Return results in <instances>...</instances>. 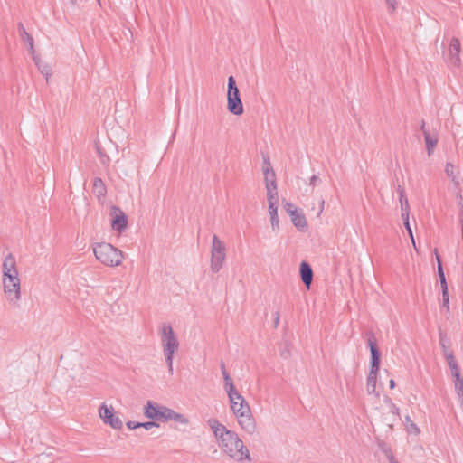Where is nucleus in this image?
Here are the masks:
<instances>
[{
	"label": "nucleus",
	"instance_id": "37",
	"mask_svg": "<svg viewBox=\"0 0 463 463\" xmlns=\"http://www.w3.org/2000/svg\"><path fill=\"white\" fill-rule=\"evenodd\" d=\"M442 293V307L449 311V288H441Z\"/></svg>",
	"mask_w": 463,
	"mask_h": 463
},
{
	"label": "nucleus",
	"instance_id": "38",
	"mask_svg": "<svg viewBox=\"0 0 463 463\" xmlns=\"http://www.w3.org/2000/svg\"><path fill=\"white\" fill-rule=\"evenodd\" d=\"M454 385H455V390H456L458 396L462 395L463 394V377L455 379Z\"/></svg>",
	"mask_w": 463,
	"mask_h": 463
},
{
	"label": "nucleus",
	"instance_id": "5",
	"mask_svg": "<svg viewBox=\"0 0 463 463\" xmlns=\"http://www.w3.org/2000/svg\"><path fill=\"white\" fill-rule=\"evenodd\" d=\"M227 109L235 116H241L244 112L243 104L241 99L240 90L237 87L235 78H228L227 86Z\"/></svg>",
	"mask_w": 463,
	"mask_h": 463
},
{
	"label": "nucleus",
	"instance_id": "51",
	"mask_svg": "<svg viewBox=\"0 0 463 463\" xmlns=\"http://www.w3.org/2000/svg\"><path fill=\"white\" fill-rule=\"evenodd\" d=\"M420 130L422 131L423 135H425V133H429L430 132V130H428L426 128V125H425V121L424 120L421 121Z\"/></svg>",
	"mask_w": 463,
	"mask_h": 463
},
{
	"label": "nucleus",
	"instance_id": "16",
	"mask_svg": "<svg viewBox=\"0 0 463 463\" xmlns=\"http://www.w3.org/2000/svg\"><path fill=\"white\" fill-rule=\"evenodd\" d=\"M92 192L99 202H102L106 198L107 187L100 177H95L93 179Z\"/></svg>",
	"mask_w": 463,
	"mask_h": 463
},
{
	"label": "nucleus",
	"instance_id": "31",
	"mask_svg": "<svg viewBox=\"0 0 463 463\" xmlns=\"http://www.w3.org/2000/svg\"><path fill=\"white\" fill-rule=\"evenodd\" d=\"M439 335L440 347L443 351V354H446V351H450L449 347V341L448 339L447 334L439 329Z\"/></svg>",
	"mask_w": 463,
	"mask_h": 463
},
{
	"label": "nucleus",
	"instance_id": "46",
	"mask_svg": "<svg viewBox=\"0 0 463 463\" xmlns=\"http://www.w3.org/2000/svg\"><path fill=\"white\" fill-rule=\"evenodd\" d=\"M280 356L284 359H288L290 357V351L288 349V345H286V346L280 350Z\"/></svg>",
	"mask_w": 463,
	"mask_h": 463
},
{
	"label": "nucleus",
	"instance_id": "49",
	"mask_svg": "<svg viewBox=\"0 0 463 463\" xmlns=\"http://www.w3.org/2000/svg\"><path fill=\"white\" fill-rule=\"evenodd\" d=\"M434 253L437 260V267H439V263H442V261L437 249H435Z\"/></svg>",
	"mask_w": 463,
	"mask_h": 463
},
{
	"label": "nucleus",
	"instance_id": "8",
	"mask_svg": "<svg viewBox=\"0 0 463 463\" xmlns=\"http://www.w3.org/2000/svg\"><path fill=\"white\" fill-rule=\"evenodd\" d=\"M460 43L457 37H453L450 40V43L448 49V52L445 55V61L450 68H458L461 65L460 53Z\"/></svg>",
	"mask_w": 463,
	"mask_h": 463
},
{
	"label": "nucleus",
	"instance_id": "42",
	"mask_svg": "<svg viewBox=\"0 0 463 463\" xmlns=\"http://www.w3.org/2000/svg\"><path fill=\"white\" fill-rule=\"evenodd\" d=\"M144 428L146 430H151L154 427H159V424L156 423L155 420L146 421V422H140V428Z\"/></svg>",
	"mask_w": 463,
	"mask_h": 463
},
{
	"label": "nucleus",
	"instance_id": "25",
	"mask_svg": "<svg viewBox=\"0 0 463 463\" xmlns=\"http://www.w3.org/2000/svg\"><path fill=\"white\" fill-rule=\"evenodd\" d=\"M269 212L270 215V222L272 229L279 228V217H278V203H271L269 204Z\"/></svg>",
	"mask_w": 463,
	"mask_h": 463
},
{
	"label": "nucleus",
	"instance_id": "10",
	"mask_svg": "<svg viewBox=\"0 0 463 463\" xmlns=\"http://www.w3.org/2000/svg\"><path fill=\"white\" fill-rule=\"evenodd\" d=\"M230 402L236 417L251 412L250 405L240 392L237 395H233L232 399H230Z\"/></svg>",
	"mask_w": 463,
	"mask_h": 463
},
{
	"label": "nucleus",
	"instance_id": "3",
	"mask_svg": "<svg viewBox=\"0 0 463 463\" xmlns=\"http://www.w3.org/2000/svg\"><path fill=\"white\" fill-rule=\"evenodd\" d=\"M160 338L165 362L167 364L169 373L172 374L174 354L178 349L179 342L170 324H162L160 328Z\"/></svg>",
	"mask_w": 463,
	"mask_h": 463
},
{
	"label": "nucleus",
	"instance_id": "41",
	"mask_svg": "<svg viewBox=\"0 0 463 463\" xmlns=\"http://www.w3.org/2000/svg\"><path fill=\"white\" fill-rule=\"evenodd\" d=\"M386 402L390 403V411L394 415L399 417L400 416V409L392 402V399L387 397Z\"/></svg>",
	"mask_w": 463,
	"mask_h": 463
},
{
	"label": "nucleus",
	"instance_id": "14",
	"mask_svg": "<svg viewBox=\"0 0 463 463\" xmlns=\"http://www.w3.org/2000/svg\"><path fill=\"white\" fill-rule=\"evenodd\" d=\"M263 158V175L265 179V184L273 185L277 184L276 183V174L271 166L269 157L267 155L262 156Z\"/></svg>",
	"mask_w": 463,
	"mask_h": 463
},
{
	"label": "nucleus",
	"instance_id": "19",
	"mask_svg": "<svg viewBox=\"0 0 463 463\" xmlns=\"http://www.w3.org/2000/svg\"><path fill=\"white\" fill-rule=\"evenodd\" d=\"M17 27H18V32H19L21 39L28 44L29 52L32 55H33L35 51H34V45H33V39L32 35L26 32V30L22 23H19Z\"/></svg>",
	"mask_w": 463,
	"mask_h": 463
},
{
	"label": "nucleus",
	"instance_id": "47",
	"mask_svg": "<svg viewBox=\"0 0 463 463\" xmlns=\"http://www.w3.org/2000/svg\"><path fill=\"white\" fill-rule=\"evenodd\" d=\"M126 425L129 430H135V429L140 428V422H138V421L129 420L127 422Z\"/></svg>",
	"mask_w": 463,
	"mask_h": 463
},
{
	"label": "nucleus",
	"instance_id": "2",
	"mask_svg": "<svg viewBox=\"0 0 463 463\" xmlns=\"http://www.w3.org/2000/svg\"><path fill=\"white\" fill-rule=\"evenodd\" d=\"M222 451L237 462L250 460V454L243 441L239 438L235 431H232L226 438L219 443Z\"/></svg>",
	"mask_w": 463,
	"mask_h": 463
},
{
	"label": "nucleus",
	"instance_id": "22",
	"mask_svg": "<svg viewBox=\"0 0 463 463\" xmlns=\"http://www.w3.org/2000/svg\"><path fill=\"white\" fill-rule=\"evenodd\" d=\"M222 376H223V380H224V383H225V390L227 392L228 397H229V399H232L233 395H237V393H239V392L235 388L232 379L231 378L228 372H224V374H222Z\"/></svg>",
	"mask_w": 463,
	"mask_h": 463
},
{
	"label": "nucleus",
	"instance_id": "12",
	"mask_svg": "<svg viewBox=\"0 0 463 463\" xmlns=\"http://www.w3.org/2000/svg\"><path fill=\"white\" fill-rule=\"evenodd\" d=\"M209 427L212 429L215 438L218 440V444L221 443L229 433L232 430H228L223 424L218 420L211 418L207 420Z\"/></svg>",
	"mask_w": 463,
	"mask_h": 463
},
{
	"label": "nucleus",
	"instance_id": "23",
	"mask_svg": "<svg viewBox=\"0 0 463 463\" xmlns=\"http://www.w3.org/2000/svg\"><path fill=\"white\" fill-rule=\"evenodd\" d=\"M33 61H34L35 65L37 66L38 70L41 71L43 75L45 76L46 80H48L49 77L51 76V68L43 63L40 57L35 55V52L33 55H32Z\"/></svg>",
	"mask_w": 463,
	"mask_h": 463
},
{
	"label": "nucleus",
	"instance_id": "45",
	"mask_svg": "<svg viewBox=\"0 0 463 463\" xmlns=\"http://www.w3.org/2000/svg\"><path fill=\"white\" fill-rule=\"evenodd\" d=\"M321 184V179L317 175H312L309 180V185L315 187Z\"/></svg>",
	"mask_w": 463,
	"mask_h": 463
},
{
	"label": "nucleus",
	"instance_id": "44",
	"mask_svg": "<svg viewBox=\"0 0 463 463\" xmlns=\"http://www.w3.org/2000/svg\"><path fill=\"white\" fill-rule=\"evenodd\" d=\"M388 6V11L393 13L396 10L397 3L395 0H385Z\"/></svg>",
	"mask_w": 463,
	"mask_h": 463
},
{
	"label": "nucleus",
	"instance_id": "33",
	"mask_svg": "<svg viewBox=\"0 0 463 463\" xmlns=\"http://www.w3.org/2000/svg\"><path fill=\"white\" fill-rule=\"evenodd\" d=\"M445 172L447 174V175L451 179V181L455 184H458L459 182L457 180L456 176L454 175V165L448 162L446 164V166H445Z\"/></svg>",
	"mask_w": 463,
	"mask_h": 463
},
{
	"label": "nucleus",
	"instance_id": "30",
	"mask_svg": "<svg viewBox=\"0 0 463 463\" xmlns=\"http://www.w3.org/2000/svg\"><path fill=\"white\" fill-rule=\"evenodd\" d=\"M405 427L406 430L411 433L417 435L420 433V429L418 426L411 420L409 415L405 416Z\"/></svg>",
	"mask_w": 463,
	"mask_h": 463
},
{
	"label": "nucleus",
	"instance_id": "17",
	"mask_svg": "<svg viewBox=\"0 0 463 463\" xmlns=\"http://www.w3.org/2000/svg\"><path fill=\"white\" fill-rule=\"evenodd\" d=\"M424 136V141H425V145H426V151H427V154L429 156H430L436 146H437V144H438V141H439V138H438V134L437 133H425Z\"/></svg>",
	"mask_w": 463,
	"mask_h": 463
},
{
	"label": "nucleus",
	"instance_id": "36",
	"mask_svg": "<svg viewBox=\"0 0 463 463\" xmlns=\"http://www.w3.org/2000/svg\"><path fill=\"white\" fill-rule=\"evenodd\" d=\"M324 205H325V200L324 199H320L317 202V209H316V206L313 203L311 211L314 212V214H315L316 217H319L321 215V213H323V210H324Z\"/></svg>",
	"mask_w": 463,
	"mask_h": 463
},
{
	"label": "nucleus",
	"instance_id": "7",
	"mask_svg": "<svg viewBox=\"0 0 463 463\" xmlns=\"http://www.w3.org/2000/svg\"><path fill=\"white\" fill-rule=\"evenodd\" d=\"M365 335L370 348V371L379 372L381 364V352L378 348L377 339L373 331H367Z\"/></svg>",
	"mask_w": 463,
	"mask_h": 463
},
{
	"label": "nucleus",
	"instance_id": "28",
	"mask_svg": "<svg viewBox=\"0 0 463 463\" xmlns=\"http://www.w3.org/2000/svg\"><path fill=\"white\" fill-rule=\"evenodd\" d=\"M397 191L399 194V200H400L401 210H402V213L403 212L409 211L410 206H409L408 199L406 197L404 189L401 185H399Z\"/></svg>",
	"mask_w": 463,
	"mask_h": 463
},
{
	"label": "nucleus",
	"instance_id": "53",
	"mask_svg": "<svg viewBox=\"0 0 463 463\" xmlns=\"http://www.w3.org/2000/svg\"><path fill=\"white\" fill-rule=\"evenodd\" d=\"M389 385L391 389H393L396 385L395 381L393 379H391L389 382Z\"/></svg>",
	"mask_w": 463,
	"mask_h": 463
},
{
	"label": "nucleus",
	"instance_id": "34",
	"mask_svg": "<svg viewBox=\"0 0 463 463\" xmlns=\"http://www.w3.org/2000/svg\"><path fill=\"white\" fill-rule=\"evenodd\" d=\"M437 271H438V276L439 278L440 288H448V283L446 280L442 263H439V267H437Z\"/></svg>",
	"mask_w": 463,
	"mask_h": 463
},
{
	"label": "nucleus",
	"instance_id": "55",
	"mask_svg": "<svg viewBox=\"0 0 463 463\" xmlns=\"http://www.w3.org/2000/svg\"><path fill=\"white\" fill-rule=\"evenodd\" d=\"M458 398H459V401H460V407L463 411V394L462 395H458Z\"/></svg>",
	"mask_w": 463,
	"mask_h": 463
},
{
	"label": "nucleus",
	"instance_id": "15",
	"mask_svg": "<svg viewBox=\"0 0 463 463\" xmlns=\"http://www.w3.org/2000/svg\"><path fill=\"white\" fill-rule=\"evenodd\" d=\"M237 420L240 426L249 434L256 431V422L251 412L237 417Z\"/></svg>",
	"mask_w": 463,
	"mask_h": 463
},
{
	"label": "nucleus",
	"instance_id": "43",
	"mask_svg": "<svg viewBox=\"0 0 463 463\" xmlns=\"http://www.w3.org/2000/svg\"><path fill=\"white\" fill-rule=\"evenodd\" d=\"M444 356H445L449 365L457 363L452 351H446V354H444Z\"/></svg>",
	"mask_w": 463,
	"mask_h": 463
},
{
	"label": "nucleus",
	"instance_id": "48",
	"mask_svg": "<svg viewBox=\"0 0 463 463\" xmlns=\"http://www.w3.org/2000/svg\"><path fill=\"white\" fill-rule=\"evenodd\" d=\"M284 207H285L286 211L289 213L290 216H291V213L294 211V209H297L294 206V204H292L290 203H287Z\"/></svg>",
	"mask_w": 463,
	"mask_h": 463
},
{
	"label": "nucleus",
	"instance_id": "1",
	"mask_svg": "<svg viewBox=\"0 0 463 463\" xmlns=\"http://www.w3.org/2000/svg\"><path fill=\"white\" fill-rule=\"evenodd\" d=\"M2 269L5 295L10 303L17 305L18 300L21 298V286L16 261L12 253H9L5 258Z\"/></svg>",
	"mask_w": 463,
	"mask_h": 463
},
{
	"label": "nucleus",
	"instance_id": "21",
	"mask_svg": "<svg viewBox=\"0 0 463 463\" xmlns=\"http://www.w3.org/2000/svg\"><path fill=\"white\" fill-rule=\"evenodd\" d=\"M378 372L369 371L367 376L366 389L369 394H375L376 397H379V393L376 392V380H377Z\"/></svg>",
	"mask_w": 463,
	"mask_h": 463
},
{
	"label": "nucleus",
	"instance_id": "57",
	"mask_svg": "<svg viewBox=\"0 0 463 463\" xmlns=\"http://www.w3.org/2000/svg\"><path fill=\"white\" fill-rule=\"evenodd\" d=\"M237 401V408H240V401L239 400H236Z\"/></svg>",
	"mask_w": 463,
	"mask_h": 463
},
{
	"label": "nucleus",
	"instance_id": "20",
	"mask_svg": "<svg viewBox=\"0 0 463 463\" xmlns=\"http://www.w3.org/2000/svg\"><path fill=\"white\" fill-rule=\"evenodd\" d=\"M291 221L293 224L298 229H303L307 227V220L306 217L302 212V210L299 209H294V211L291 213Z\"/></svg>",
	"mask_w": 463,
	"mask_h": 463
},
{
	"label": "nucleus",
	"instance_id": "13",
	"mask_svg": "<svg viewBox=\"0 0 463 463\" xmlns=\"http://www.w3.org/2000/svg\"><path fill=\"white\" fill-rule=\"evenodd\" d=\"M299 275H300V279H301V281L303 282V284L307 288H309L313 282L314 272H313L311 265L307 261L303 260L300 263Z\"/></svg>",
	"mask_w": 463,
	"mask_h": 463
},
{
	"label": "nucleus",
	"instance_id": "35",
	"mask_svg": "<svg viewBox=\"0 0 463 463\" xmlns=\"http://www.w3.org/2000/svg\"><path fill=\"white\" fill-rule=\"evenodd\" d=\"M437 271H438V276L439 278L440 288H448V283L446 280L442 263H439V267H437Z\"/></svg>",
	"mask_w": 463,
	"mask_h": 463
},
{
	"label": "nucleus",
	"instance_id": "32",
	"mask_svg": "<svg viewBox=\"0 0 463 463\" xmlns=\"http://www.w3.org/2000/svg\"><path fill=\"white\" fill-rule=\"evenodd\" d=\"M96 149H97V152L99 154V159H100V163L103 165H109V163H110V158L109 157V156L106 154V152L102 149V147L96 144Z\"/></svg>",
	"mask_w": 463,
	"mask_h": 463
},
{
	"label": "nucleus",
	"instance_id": "26",
	"mask_svg": "<svg viewBox=\"0 0 463 463\" xmlns=\"http://www.w3.org/2000/svg\"><path fill=\"white\" fill-rule=\"evenodd\" d=\"M226 251L225 245L216 234L213 235L211 247V254Z\"/></svg>",
	"mask_w": 463,
	"mask_h": 463
},
{
	"label": "nucleus",
	"instance_id": "39",
	"mask_svg": "<svg viewBox=\"0 0 463 463\" xmlns=\"http://www.w3.org/2000/svg\"><path fill=\"white\" fill-rule=\"evenodd\" d=\"M449 367L451 371V375L454 378V380L462 377L460 374L459 367L457 363L449 365Z\"/></svg>",
	"mask_w": 463,
	"mask_h": 463
},
{
	"label": "nucleus",
	"instance_id": "11",
	"mask_svg": "<svg viewBox=\"0 0 463 463\" xmlns=\"http://www.w3.org/2000/svg\"><path fill=\"white\" fill-rule=\"evenodd\" d=\"M111 214L113 215L111 226L116 232H122L127 228L128 217L119 207L112 206Z\"/></svg>",
	"mask_w": 463,
	"mask_h": 463
},
{
	"label": "nucleus",
	"instance_id": "4",
	"mask_svg": "<svg viewBox=\"0 0 463 463\" xmlns=\"http://www.w3.org/2000/svg\"><path fill=\"white\" fill-rule=\"evenodd\" d=\"M93 252L98 260L106 266H118L122 262V251L110 243L98 242L93 246Z\"/></svg>",
	"mask_w": 463,
	"mask_h": 463
},
{
	"label": "nucleus",
	"instance_id": "27",
	"mask_svg": "<svg viewBox=\"0 0 463 463\" xmlns=\"http://www.w3.org/2000/svg\"><path fill=\"white\" fill-rule=\"evenodd\" d=\"M267 189V197L269 204L271 203H279V196L277 192V184L269 185L265 184Z\"/></svg>",
	"mask_w": 463,
	"mask_h": 463
},
{
	"label": "nucleus",
	"instance_id": "50",
	"mask_svg": "<svg viewBox=\"0 0 463 463\" xmlns=\"http://www.w3.org/2000/svg\"><path fill=\"white\" fill-rule=\"evenodd\" d=\"M408 235H409V237H410V239L411 241V243H412L415 250L418 251V248H417L416 243H415L414 233H408Z\"/></svg>",
	"mask_w": 463,
	"mask_h": 463
},
{
	"label": "nucleus",
	"instance_id": "29",
	"mask_svg": "<svg viewBox=\"0 0 463 463\" xmlns=\"http://www.w3.org/2000/svg\"><path fill=\"white\" fill-rule=\"evenodd\" d=\"M174 420L175 422L187 425L189 423V419L185 417L184 414L175 411L171 410L170 416L168 417V421Z\"/></svg>",
	"mask_w": 463,
	"mask_h": 463
},
{
	"label": "nucleus",
	"instance_id": "52",
	"mask_svg": "<svg viewBox=\"0 0 463 463\" xmlns=\"http://www.w3.org/2000/svg\"><path fill=\"white\" fill-rule=\"evenodd\" d=\"M279 323V312L275 313L274 326L277 327Z\"/></svg>",
	"mask_w": 463,
	"mask_h": 463
},
{
	"label": "nucleus",
	"instance_id": "56",
	"mask_svg": "<svg viewBox=\"0 0 463 463\" xmlns=\"http://www.w3.org/2000/svg\"><path fill=\"white\" fill-rule=\"evenodd\" d=\"M69 1H70V3H71V5H74L76 4V2H77V0H69Z\"/></svg>",
	"mask_w": 463,
	"mask_h": 463
},
{
	"label": "nucleus",
	"instance_id": "6",
	"mask_svg": "<svg viewBox=\"0 0 463 463\" xmlns=\"http://www.w3.org/2000/svg\"><path fill=\"white\" fill-rule=\"evenodd\" d=\"M171 410L166 406L148 401L144 408V415L155 421H168Z\"/></svg>",
	"mask_w": 463,
	"mask_h": 463
},
{
	"label": "nucleus",
	"instance_id": "9",
	"mask_svg": "<svg viewBox=\"0 0 463 463\" xmlns=\"http://www.w3.org/2000/svg\"><path fill=\"white\" fill-rule=\"evenodd\" d=\"M99 416L104 423L110 425L115 430H120L123 427V422L119 417L114 414L113 408H109L103 403L99 408Z\"/></svg>",
	"mask_w": 463,
	"mask_h": 463
},
{
	"label": "nucleus",
	"instance_id": "54",
	"mask_svg": "<svg viewBox=\"0 0 463 463\" xmlns=\"http://www.w3.org/2000/svg\"><path fill=\"white\" fill-rule=\"evenodd\" d=\"M221 370L222 374H224V372H227L223 362L221 363Z\"/></svg>",
	"mask_w": 463,
	"mask_h": 463
},
{
	"label": "nucleus",
	"instance_id": "40",
	"mask_svg": "<svg viewBox=\"0 0 463 463\" xmlns=\"http://www.w3.org/2000/svg\"><path fill=\"white\" fill-rule=\"evenodd\" d=\"M402 218L406 232H412V229L411 227L410 221H409V211L403 212L402 213Z\"/></svg>",
	"mask_w": 463,
	"mask_h": 463
},
{
	"label": "nucleus",
	"instance_id": "24",
	"mask_svg": "<svg viewBox=\"0 0 463 463\" xmlns=\"http://www.w3.org/2000/svg\"><path fill=\"white\" fill-rule=\"evenodd\" d=\"M377 446L381 449V451L388 458L391 463H398V461L395 459L392 454L391 447L385 441L378 439Z\"/></svg>",
	"mask_w": 463,
	"mask_h": 463
},
{
	"label": "nucleus",
	"instance_id": "18",
	"mask_svg": "<svg viewBox=\"0 0 463 463\" xmlns=\"http://www.w3.org/2000/svg\"><path fill=\"white\" fill-rule=\"evenodd\" d=\"M226 257V251L211 254V269L217 273L222 268L223 261Z\"/></svg>",
	"mask_w": 463,
	"mask_h": 463
}]
</instances>
